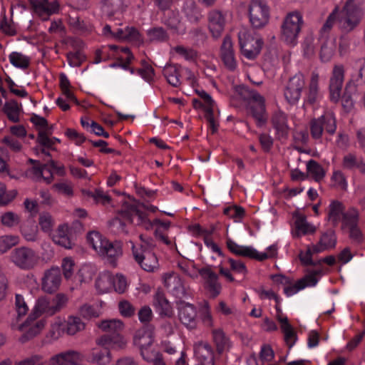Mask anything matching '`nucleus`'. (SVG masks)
Returning a JSON list of instances; mask_svg holds the SVG:
<instances>
[{
  "label": "nucleus",
  "instance_id": "nucleus-1",
  "mask_svg": "<svg viewBox=\"0 0 365 365\" xmlns=\"http://www.w3.org/2000/svg\"><path fill=\"white\" fill-rule=\"evenodd\" d=\"M83 354L73 349H68L52 356L48 362L41 355H32L15 365H83Z\"/></svg>",
  "mask_w": 365,
  "mask_h": 365
},
{
  "label": "nucleus",
  "instance_id": "nucleus-2",
  "mask_svg": "<svg viewBox=\"0 0 365 365\" xmlns=\"http://www.w3.org/2000/svg\"><path fill=\"white\" fill-rule=\"evenodd\" d=\"M88 242L101 257L114 264L123 254L120 242H111L98 232H91L87 237Z\"/></svg>",
  "mask_w": 365,
  "mask_h": 365
},
{
  "label": "nucleus",
  "instance_id": "nucleus-3",
  "mask_svg": "<svg viewBox=\"0 0 365 365\" xmlns=\"http://www.w3.org/2000/svg\"><path fill=\"white\" fill-rule=\"evenodd\" d=\"M235 91L242 99L248 101L250 112L256 120L257 125L262 126L267 120L264 98L244 85L237 86Z\"/></svg>",
  "mask_w": 365,
  "mask_h": 365
},
{
  "label": "nucleus",
  "instance_id": "nucleus-4",
  "mask_svg": "<svg viewBox=\"0 0 365 365\" xmlns=\"http://www.w3.org/2000/svg\"><path fill=\"white\" fill-rule=\"evenodd\" d=\"M68 297L62 293L57 294L51 300L46 297H39L32 309L33 314L53 316L60 312L66 304Z\"/></svg>",
  "mask_w": 365,
  "mask_h": 365
},
{
  "label": "nucleus",
  "instance_id": "nucleus-5",
  "mask_svg": "<svg viewBox=\"0 0 365 365\" xmlns=\"http://www.w3.org/2000/svg\"><path fill=\"white\" fill-rule=\"evenodd\" d=\"M154 327L146 325L138 329L134 335L133 343L140 349V355L143 359H151V354L156 351L153 348Z\"/></svg>",
  "mask_w": 365,
  "mask_h": 365
},
{
  "label": "nucleus",
  "instance_id": "nucleus-6",
  "mask_svg": "<svg viewBox=\"0 0 365 365\" xmlns=\"http://www.w3.org/2000/svg\"><path fill=\"white\" fill-rule=\"evenodd\" d=\"M303 24L302 15L292 11L285 16L282 25V38L288 44L295 45Z\"/></svg>",
  "mask_w": 365,
  "mask_h": 365
},
{
  "label": "nucleus",
  "instance_id": "nucleus-7",
  "mask_svg": "<svg viewBox=\"0 0 365 365\" xmlns=\"http://www.w3.org/2000/svg\"><path fill=\"white\" fill-rule=\"evenodd\" d=\"M364 0H346L344 5V33L354 30L364 15Z\"/></svg>",
  "mask_w": 365,
  "mask_h": 365
},
{
  "label": "nucleus",
  "instance_id": "nucleus-8",
  "mask_svg": "<svg viewBox=\"0 0 365 365\" xmlns=\"http://www.w3.org/2000/svg\"><path fill=\"white\" fill-rule=\"evenodd\" d=\"M323 274L322 268L309 269L305 276L296 282L293 283L289 279V283L284 287V294L289 297L306 287H314Z\"/></svg>",
  "mask_w": 365,
  "mask_h": 365
},
{
  "label": "nucleus",
  "instance_id": "nucleus-9",
  "mask_svg": "<svg viewBox=\"0 0 365 365\" xmlns=\"http://www.w3.org/2000/svg\"><path fill=\"white\" fill-rule=\"evenodd\" d=\"M9 259L18 268L23 270H29L37 265L39 257L33 249L27 247H20L11 251Z\"/></svg>",
  "mask_w": 365,
  "mask_h": 365
},
{
  "label": "nucleus",
  "instance_id": "nucleus-10",
  "mask_svg": "<svg viewBox=\"0 0 365 365\" xmlns=\"http://www.w3.org/2000/svg\"><path fill=\"white\" fill-rule=\"evenodd\" d=\"M347 229V233L351 244L354 247H361L364 237L359 227V212L354 208L344 211V228Z\"/></svg>",
  "mask_w": 365,
  "mask_h": 365
},
{
  "label": "nucleus",
  "instance_id": "nucleus-11",
  "mask_svg": "<svg viewBox=\"0 0 365 365\" xmlns=\"http://www.w3.org/2000/svg\"><path fill=\"white\" fill-rule=\"evenodd\" d=\"M365 81V68H361L358 72L351 76L344 91V113H349L354 108V103L357 98L358 86Z\"/></svg>",
  "mask_w": 365,
  "mask_h": 365
},
{
  "label": "nucleus",
  "instance_id": "nucleus-12",
  "mask_svg": "<svg viewBox=\"0 0 365 365\" xmlns=\"http://www.w3.org/2000/svg\"><path fill=\"white\" fill-rule=\"evenodd\" d=\"M40 317L37 314H33L31 312L26 319L21 324L16 322L11 323V328L14 330L23 332V338L25 340L33 338L38 335L45 327L46 321L38 319Z\"/></svg>",
  "mask_w": 365,
  "mask_h": 365
},
{
  "label": "nucleus",
  "instance_id": "nucleus-13",
  "mask_svg": "<svg viewBox=\"0 0 365 365\" xmlns=\"http://www.w3.org/2000/svg\"><path fill=\"white\" fill-rule=\"evenodd\" d=\"M250 21L257 29L267 24L269 18V7L265 0H252L249 6Z\"/></svg>",
  "mask_w": 365,
  "mask_h": 365
},
{
  "label": "nucleus",
  "instance_id": "nucleus-14",
  "mask_svg": "<svg viewBox=\"0 0 365 365\" xmlns=\"http://www.w3.org/2000/svg\"><path fill=\"white\" fill-rule=\"evenodd\" d=\"M133 255L136 262L147 272H154L158 267V260L155 254L148 247L141 245L140 249L137 248L133 241H129Z\"/></svg>",
  "mask_w": 365,
  "mask_h": 365
},
{
  "label": "nucleus",
  "instance_id": "nucleus-15",
  "mask_svg": "<svg viewBox=\"0 0 365 365\" xmlns=\"http://www.w3.org/2000/svg\"><path fill=\"white\" fill-rule=\"evenodd\" d=\"M242 53L248 59H254L259 53L262 41L257 36H253L245 31L238 34Z\"/></svg>",
  "mask_w": 365,
  "mask_h": 365
},
{
  "label": "nucleus",
  "instance_id": "nucleus-16",
  "mask_svg": "<svg viewBox=\"0 0 365 365\" xmlns=\"http://www.w3.org/2000/svg\"><path fill=\"white\" fill-rule=\"evenodd\" d=\"M336 128V119L333 113H327L310 123L311 135L314 139H320L324 131L334 134Z\"/></svg>",
  "mask_w": 365,
  "mask_h": 365
},
{
  "label": "nucleus",
  "instance_id": "nucleus-17",
  "mask_svg": "<svg viewBox=\"0 0 365 365\" xmlns=\"http://www.w3.org/2000/svg\"><path fill=\"white\" fill-rule=\"evenodd\" d=\"M130 221L132 224L140 226L145 230H149L155 227L156 234L162 230H167L170 225V222H163L158 219H155L153 221H150L145 213H143L139 208H133L131 210Z\"/></svg>",
  "mask_w": 365,
  "mask_h": 365
},
{
  "label": "nucleus",
  "instance_id": "nucleus-18",
  "mask_svg": "<svg viewBox=\"0 0 365 365\" xmlns=\"http://www.w3.org/2000/svg\"><path fill=\"white\" fill-rule=\"evenodd\" d=\"M62 281L61 270L58 267H52L44 271L41 280V289L48 294L56 292Z\"/></svg>",
  "mask_w": 365,
  "mask_h": 365
},
{
  "label": "nucleus",
  "instance_id": "nucleus-19",
  "mask_svg": "<svg viewBox=\"0 0 365 365\" xmlns=\"http://www.w3.org/2000/svg\"><path fill=\"white\" fill-rule=\"evenodd\" d=\"M164 286L168 291L178 299H182L187 294V288L181 277L175 272H168L163 277Z\"/></svg>",
  "mask_w": 365,
  "mask_h": 365
},
{
  "label": "nucleus",
  "instance_id": "nucleus-20",
  "mask_svg": "<svg viewBox=\"0 0 365 365\" xmlns=\"http://www.w3.org/2000/svg\"><path fill=\"white\" fill-rule=\"evenodd\" d=\"M304 86V79L302 74H297L291 78L284 92L286 100L291 104L296 103L300 98Z\"/></svg>",
  "mask_w": 365,
  "mask_h": 365
},
{
  "label": "nucleus",
  "instance_id": "nucleus-21",
  "mask_svg": "<svg viewBox=\"0 0 365 365\" xmlns=\"http://www.w3.org/2000/svg\"><path fill=\"white\" fill-rule=\"evenodd\" d=\"M51 169L56 170L59 173L63 172V166L58 165L53 160H50L47 165L41 168H33L29 175L36 180H43L46 183L49 184L53 180V173Z\"/></svg>",
  "mask_w": 365,
  "mask_h": 365
},
{
  "label": "nucleus",
  "instance_id": "nucleus-22",
  "mask_svg": "<svg viewBox=\"0 0 365 365\" xmlns=\"http://www.w3.org/2000/svg\"><path fill=\"white\" fill-rule=\"evenodd\" d=\"M34 12L43 19L59 10L57 0H29Z\"/></svg>",
  "mask_w": 365,
  "mask_h": 365
},
{
  "label": "nucleus",
  "instance_id": "nucleus-23",
  "mask_svg": "<svg viewBox=\"0 0 365 365\" xmlns=\"http://www.w3.org/2000/svg\"><path fill=\"white\" fill-rule=\"evenodd\" d=\"M178 318L187 329L196 328L197 324L196 308L190 303L182 302L178 307Z\"/></svg>",
  "mask_w": 365,
  "mask_h": 365
},
{
  "label": "nucleus",
  "instance_id": "nucleus-24",
  "mask_svg": "<svg viewBox=\"0 0 365 365\" xmlns=\"http://www.w3.org/2000/svg\"><path fill=\"white\" fill-rule=\"evenodd\" d=\"M53 242L66 249H71L74 245L71 237V229L68 224L59 225L52 233Z\"/></svg>",
  "mask_w": 365,
  "mask_h": 365
},
{
  "label": "nucleus",
  "instance_id": "nucleus-25",
  "mask_svg": "<svg viewBox=\"0 0 365 365\" xmlns=\"http://www.w3.org/2000/svg\"><path fill=\"white\" fill-rule=\"evenodd\" d=\"M226 24L225 14L214 10L208 14V28L213 38H217L222 34Z\"/></svg>",
  "mask_w": 365,
  "mask_h": 365
},
{
  "label": "nucleus",
  "instance_id": "nucleus-26",
  "mask_svg": "<svg viewBox=\"0 0 365 365\" xmlns=\"http://www.w3.org/2000/svg\"><path fill=\"white\" fill-rule=\"evenodd\" d=\"M194 353L198 365H215L214 351L208 344L196 343L194 345Z\"/></svg>",
  "mask_w": 365,
  "mask_h": 365
},
{
  "label": "nucleus",
  "instance_id": "nucleus-27",
  "mask_svg": "<svg viewBox=\"0 0 365 365\" xmlns=\"http://www.w3.org/2000/svg\"><path fill=\"white\" fill-rule=\"evenodd\" d=\"M342 88V68L335 66L329 83L330 98L334 102H338L341 99Z\"/></svg>",
  "mask_w": 365,
  "mask_h": 365
},
{
  "label": "nucleus",
  "instance_id": "nucleus-28",
  "mask_svg": "<svg viewBox=\"0 0 365 365\" xmlns=\"http://www.w3.org/2000/svg\"><path fill=\"white\" fill-rule=\"evenodd\" d=\"M133 208H136L133 206H130L127 210H121L117 217L113 218L110 222V230L115 235L127 234L126 225L125 220H128L130 223V217L129 216Z\"/></svg>",
  "mask_w": 365,
  "mask_h": 365
},
{
  "label": "nucleus",
  "instance_id": "nucleus-29",
  "mask_svg": "<svg viewBox=\"0 0 365 365\" xmlns=\"http://www.w3.org/2000/svg\"><path fill=\"white\" fill-rule=\"evenodd\" d=\"M221 58L225 66L230 70H234L237 67V61L233 49V43L230 36L224 38L220 48Z\"/></svg>",
  "mask_w": 365,
  "mask_h": 365
},
{
  "label": "nucleus",
  "instance_id": "nucleus-30",
  "mask_svg": "<svg viewBox=\"0 0 365 365\" xmlns=\"http://www.w3.org/2000/svg\"><path fill=\"white\" fill-rule=\"evenodd\" d=\"M276 317L280 324V328L284 335L287 344L292 348L296 341V334L292 326L289 324L288 318L282 314L281 309L277 311Z\"/></svg>",
  "mask_w": 365,
  "mask_h": 365
},
{
  "label": "nucleus",
  "instance_id": "nucleus-31",
  "mask_svg": "<svg viewBox=\"0 0 365 365\" xmlns=\"http://www.w3.org/2000/svg\"><path fill=\"white\" fill-rule=\"evenodd\" d=\"M272 123L278 138H285L288 135L289 128L284 113L281 110L276 111L272 115Z\"/></svg>",
  "mask_w": 365,
  "mask_h": 365
},
{
  "label": "nucleus",
  "instance_id": "nucleus-32",
  "mask_svg": "<svg viewBox=\"0 0 365 365\" xmlns=\"http://www.w3.org/2000/svg\"><path fill=\"white\" fill-rule=\"evenodd\" d=\"M164 24L173 34L182 35L186 31V26L180 19L178 12H169L164 19Z\"/></svg>",
  "mask_w": 365,
  "mask_h": 365
},
{
  "label": "nucleus",
  "instance_id": "nucleus-33",
  "mask_svg": "<svg viewBox=\"0 0 365 365\" xmlns=\"http://www.w3.org/2000/svg\"><path fill=\"white\" fill-rule=\"evenodd\" d=\"M317 229L314 225L307 222L305 217L299 215L296 217L292 235L295 238H299L303 235L313 234Z\"/></svg>",
  "mask_w": 365,
  "mask_h": 365
},
{
  "label": "nucleus",
  "instance_id": "nucleus-34",
  "mask_svg": "<svg viewBox=\"0 0 365 365\" xmlns=\"http://www.w3.org/2000/svg\"><path fill=\"white\" fill-rule=\"evenodd\" d=\"M96 344L106 346L109 350H118L123 349L126 346L127 341L123 336L120 334H116L113 336L103 335L97 339Z\"/></svg>",
  "mask_w": 365,
  "mask_h": 365
},
{
  "label": "nucleus",
  "instance_id": "nucleus-35",
  "mask_svg": "<svg viewBox=\"0 0 365 365\" xmlns=\"http://www.w3.org/2000/svg\"><path fill=\"white\" fill-rule=\"evenodd\" d=\"M96 345L97 346L91 350V361L99 365L109 364L111 360V355L108 348L97 344Z\"/></svg>",
  "mask_w": 365,
  "mask_h": 365
},
{
  "label": "nucleus",
  "instance_id": "nucleus-36",
  "mask_svg": "<svg viewBox=\"0 0 365 365\" xmlns=\"http://www.w3.org/2000/svg\"><path fill=\"white\" fill-rule=\"evenodd\" d=\"M3 111L10 121L17 123L20 120V115L22 113V106L21 103H18L15 100H9L4 105Z\"/></svg>",
  "mask_w": 365,
  "mask_h": 365
},
{
  "label": "nucleus",
  "instance_id": "nucleus-37",
  "mask_svg": "<svg viewBox=\"0 0 365 365\" xmlns=\"http://www.w3.org/2000/svg\"><path fill=\"white\" fill-rule=\"evenodd\" d=\"M212 335L219 353L227 351L231 347L230 340L222 329H214L212 331Z\"/></svg>",
  "mask_w": 365,
  "mask_h": 365
},
{
  "label": "nucleus",
  "instance_id": "nucleus-38",
  "mask_svg": "<svg viewBox=\"0 0 365 365\" xmlns=\"http://www.w3.org/2000/svg\"><path fill=\"white\" fill-rule=\"evenodd\" d=\"M95 287L99 294H106L113 290L112 274L109 272L100 273L96 278Z\"/></svg>",
  "mask_w": 365,
  "mask_h": 365
},
{
  "label": "nucleus",
  "instance_id": "nucleus-39",
  "mask_svg": "<svg viewBox=\"0 0 365 365\" xmlns=\"http://www.w3.org/2000/svg\"><path fill=\"white\" fill-rule=\"evenodd\" d=\"M97 327L106 333L116 334L124 329V323L118 319H109L99 322Z\"/></svg>",
  "mask_w": 365,
  "mask_h": 365
},
{
  "label": "nucleus",
  "instance_id": "nucleus-40",
  "mask_svg": "<svg viewBox=\"0 0 365 365\" xmlns=\"http://www.w3.org/2000/svg\"><path fill=\"white\" fill-rule=\"evenodd\" d=\"M228 249L234 254L256 259L257 250L252 246H243L229 240L227 242Z\"/></svg>",
  "mask_w": 365,
  "mask_h": 365
},
{
  "label": "nucleus",
  "instance_id": "nucleus-41",
  "mask_svg": "<svg viewBox=\"0 0 365 365\" xmlns=\"http://www.w3.org/2000/svg\"><path fill=\"white\" fill-rule=\"evenodd\" d=\"M336 242L334 232L331 230L326 232L322 235L319 242L314 245V251L322 252L331 249L335 246Z\"/></svg>",
  "mask_w": 365,
  "mask_h": 365
},
{
  "label": "nucleus",
  "instance_id": "nucleus-42",
  "mask_svg": "<svg viewBox=\"0 0 365 365\" xmlns=\"http://www.w3.org/2000/svg\"><path fill=\"white\" fill-rule=\"evenodd\" d=\"M97 268L91 264H84L78 270L76 277L80 284L89 283L96 274Z\"/></svg>",
  "mask_w": 365,
  "mask_h": 365
},
{
  "label": "nucleus",
  "instance_id": "nucleus-43",
  "mask_svg": "<svg viewBox=\"0 0 365 365\" xmlns=\"http://www.w3.org/2000/svg\"><path fill=\"white\" fill-rule=\"evenodd\" d=\"M66 327V333L68 335H75L79 331L84 330L86 327L85 323L80 317L76 316H70L66 321H64Z\"/></svg>",
  "mask_w": 365,
  "mask_h": 365
},
{
  "label": "nucleus",
  "instance_id": "nucleus-44",
  "mask_svg": "<svg viewBox=\"0 0 365 365\" xmlns=\"http://www.w3.org/2000/svg\"><path fill=\"white\" fill-rule=\"evenodd\" d=\"M20 232L26 240L34 242L38 238V227L33 221H26L21 225Z\"/></svg>",
  "mask_w": 365,
  "mask_h": 365
},
{
  "label": "nucleus",
  "instance_id": "nucleus-45",
  "mask_svg": "<svg viewBox=\"0 0 365 365\" xmlns=\"http://www.w3.org/2000/svg\"><path fill=\"white\" fill-rule=\"evenodd\" d=\"M78 313L85 319L98 318L101 315V309L98 305L84 304L79 307Z\"/></svg>",
  "mask_w": 365,
  "mask_h": 365
},
{
  "label": "nucleus",
  "instance_id": "nucleus-46",
  "mask_svg": "<svg viewBox=\"0 0 365 365\" xmlns=\"http://www.w3.org/2000/svg\"><path fill=\"white\" fill-rule=\"evenodd\" d=\"M179 269L191 279H197L200 269H197L195 262L190 260L182 259L177 264Z\"/></svg>",
  "mask_w": 365,
  "mask_h": 365
},
{
  "label": "nucleus",
  "instance_id": "nucleus-47",
  "mask_svg": "<svg viewBox=\"0 0 365 365\" xmlns=\"http://www.w3.org/2000/svg\"><path fill=\"white\" fill-rule=\"evenodd\" d=\"M163 74L171 86L177 87L180 84L179 76L182 75L181 69H179L176 66H166L163 69Z\"/></svg>",
  "mask_w": 365,
  "mask_h": 365
},
{
  "label": "nucleus",
  "instance_id": "nucleus-48",
  "mask_svg": "<svg viewBox=\"0 0 365 365\" xmlns=\"http://www.w3.org/2000/svg\"><path fill=\"white\" fill-rule=\"evenodd\" d=\"M342 217V205L338 201H332L328 207L327 220L332 225L339 223Z\"/></svg>",
  "mask_w": 365,
  "mask_h": 365
},
{
  "label": "nucleus",
  "instance_id": "nucleus-49",
  "mask_svg": "<svg viewBox=\"0 0 365 365\" xmlns=\"http://www.w3.org/2000/svg\"><path fill=\"white\" fill-rule=\"evenodd\" d=\"M127 26L124 28L113 27L106 25L103 29V34L108 38L115 39L119 41H125Z\"/></svg>",
  "mask_w": 365,
  "mask_h": 365
},
{
  "label": "nucleus",
  "instance_id": "nucleus-50",
  "mask_svg": "<svg viewBox=\"0 0 365 365\" xmlns=\"http://www.w3.org/2000/svg\"><path fill=\"white\" fill-rule=\"evenodd\" d=\"M128 3L129 0H102L103 9L109 14L122 11Z\"/></svg>",
  "mask_w": 365,
  "mask_h": 365
},
{
  "label": "nucleus",
  "instance_id": "nucleus-51",
  "mask_svg": "<svg viewBox=\"0 0 365 365\" xmlns=\"http://www.w3.org/2000/svg\"><path fill=\"white\" fill-rule=\"evenodd\" d=\"M66 332L64 320L61 318H56L52 323L51 329L48 333L47 337L51 340H57Z\"/></svg>",
  "mask_w": 365,
  "mask_h": 365
},
{
  "label": "nucleus",
  "instance_id": "nucleus-52",
  "mask_svg": "<svg viewBox=\"0 0 365 365\" xmlns=\"http://www.w3.org/2000/svg\"><path fill=\"white\" fill-rule=\"evenodd\" d=\"M319 74L316 72H313L312 73L310 83L309 85V92L307 95V100L311 103L316 102L319 97Z\"/></svg>",
  "mask_w": 365,
  "mask_h": 365
},
{
  "label": "nucleus",
  "instance_id": "nucleus-53",
  "mask_svg": "<svg viewBox=\"0 0 365 365\" xmlns=\"http://www.w3.org/2000/svg\"><path fill=\"white\" fill-rule=\"evenodd\" d=\"M10 63L19 68H26L30 64V58L22 53L14 51L9 56Z\"/></svg>",
  "mask_w": 365,
  "mask_h": 365
},
{
  "label": "nucleus",
  "instance_id": "nucleus-54",
  "mask_svg": "<svg viewBox=\"0 0 365 365\" xmlns=\"http://www.w3.org/2000/svg\"><path fill=\"white\" fill-rule=\"evenodd\" d=\"M344 168L358 169L361 173L365 174V162L355 155L349 154L344 157Z\"/></svg>",
  "mask_w": 365,
  "mask_h": 365
},
{
  "label": "nucleus",
  "instance_id": "nucleus-55",
  "mask_svg": "<svg viewBox=\"0 0 365 365\" xmlns=\"http://www.w3.org/2000/svg\"><path fill=\"white\" fill-rule=\"evenodd\" d=\"M307 171L308 175L316 181H320L325 175L324 168L316 161L311 160L307 163Z\"/></svg>",
  "mask_w": 365,
  "mask_h": 365
},
{
  "label": "nucleus",
  "instance_id": "nucleus-56",
  "mask_svg": "<svg viewBox=\"0 0 365 365\" xmlns=\"http://www.w3.org/2000/svg\"><path fill=\"white\" fill-rule=\"evenodd\" d=\"M55 225L53 216L47 212H43L38 217V225L42 232L51 233Z\"/></svg>",
  "mask_w": 365,
  "mask_h": 365
},
{
  "label": "nucleus",
  "instance_id": "nucleus-57",
  "mask_svg": "<svg viewBox=\"0 0 365 365\" xmlns=\"http://www.w3.org/2000/svg\"><path fill=\"white\" fill-rule=\"evenodd\" d=\"M19 243V237L17 235H5L0 237V253L6 252L12 247Z\"/></svg>",
  "mask_w": 365,
  "mask_h": 365
},
{
  "label": "nucleus",
  "instance_id": "nucleus-58",
  "mask_svg": "<svg viewBox=\"0 0 365 365\" xmlns=\"http://www.w3.org/2000/svg\"><path fill=\"white\" fill-rule=\"evenodd\" d=\"M183 12L191 22H197L200 18V14L194 1H187L183 7Z\"/></svg>",
  "mask_w": 365,
  "mask_h": 365
},
{
  "label": "nucleus",
  "instance_id": "nucleus-59",
  "mask_svg": "<svg viewBox=\"0 0 365 365\" xmlns=\"http://www.w3.org/2000/svg\"><path fill=\"white\" fill-rule=\"evenodd\" d=\"M21 221L20 216L14 212H6L1 215V222L7 227H14L17 226Z\"/></svg>",
  "mask_w": 365,
  "mask_h": 365
},
{
  "label": "nucleus",
  "instance_id": "nucleus-60",
  "mask_svg": "<svg viewBox=\"0 0 365 365\" xmlns=\"http://www.w3.org/2000/svg\"><path fill=\"white\" fill-rule=\"evenodd\" d=\"M200 318L205 326L212 327L214 325V320L211 313L210 306L208 302H205L200 309Z\"/></svg>",
  "mask_w": 365,
  "mask_h": 365
},
{
  "label": "nucleus",
  "instance_id": "nucleus-61",
  "mask_svg": "<svg viewBox=\"0 0 365 365\" xmlns=\"http://www.w3.org/2000/svg\"><path fill=\"white\" fill-rule=\"evenodd\" d=\"M112 284L113 290L119 294L124 293L128 288L127 279L120 274H117L115 275L112 274Z\"/></svg>",
  "mask_w": 365,
  "mask_h": 365
},
{
  "label": "nucleus",
  "instance_id": "nucleus-62",
  "mask_svg": "<svg viewBox=\"0 0 365 365\" xmlns=\"http://www.w3.org/2000/svg\"><path fill=\"white\" fill-rule=\"evenodd\" d=\"M153 305L160 309V312L164 314H167L170 310L169 302L165 299L164 294L160 291H158L155 293L154 296Z\"/></svg>",
  "mask_w": 365,
  "mask_h": 365
},
{
  "label": "nucleus",
  "instance_id": "nucleus-63",
  "mask_svg": "<svg viewBox=\"0 0 365 365\" xmlns=\"http://www.w3.org/2000/svg\"><path fill=\"white\" fill-rule=\"evenodd\" d=\"M75 267L74 260L71 257H65L62 259L61 268L66 279H70L73 275Z\"/></svg>",
  "mask_w": 365,
  "mask_h": 365
},
{
  "label": "nucleus",
  "instance_id": "nucleus-64",
  "mask_svg": "<svg viewBox=\"0 0 365 365\" xmlns=\"http://www.w3.org/2000/svg\"><path fill=\"white\" fill-rule=\"evenodd\" d=\"M52 188L58 193L71 197L73 195V185L69 182H61L54 184Z\"/></svg>",
  "mask_w": 365,
  "mask_h": 365
}]
</instances>
